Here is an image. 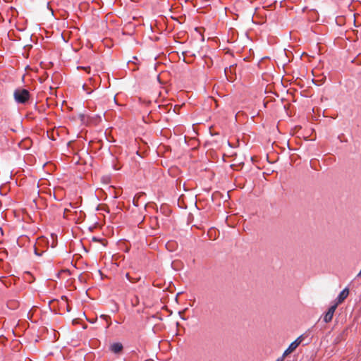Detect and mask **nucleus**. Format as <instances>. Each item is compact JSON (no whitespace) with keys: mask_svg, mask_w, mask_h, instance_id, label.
<instances>
[{"mask_svg":"<svg viewBox=\"0 0 361 361\" xmlns=\"http://www.w3.org/2000/svg\"><path fill=\"white\" fill-rule=\"evenodd\" d=\"M18 305L19 302L14 300H11L7 302V306L11 309H16L18 307Z\"/></svg>","mask_w":361,"mask_h":361,"instance_id":"nucleus-6","label":"nucleus"},{"mask_svg":"<svg viewBox=\"0 0 361 361\" xmlns=\"http://www.w3.org/2000/svg\"><path fill=\"white\" fill-rule=\"evenodd\" d=\"M100 317L104 319L106 322H108L110 319V316L106 314H102Z\"/></svg>","mask_w":361,"mask_h":361,"instance_id":"nucleus-8","label":"nucleus"},{"mask_svg":"<svg viewBox=\"0 0 361 361\" xmlns=\"http://www.w3.org/2000/svg\"><path fill=\"white\" fill-rule=\"evenodd\" d=\"M305 334H302L299 337H298L293 342L298 343V346L305 339Z\"/></svg>","mask_w":361,"mask_h":361,"instance_id":"nucleus-7","label":"nucleus"},{"mask_svg":"<svg viewBox=\"0 0 361 361\" xmlns=\"http://www.w3.org/2000/svg\"><path fill=\"white\" fill-rule=\"evenodd\" d=\"M360 276H361V270H360V272L358 273V274H357V277H360Z\"/></svg>","mask_w":361,"mask_h":361,"instance_id":"nucleus-13","label":"nucleus"},{"mask_svg":"<svg viewBox=\"0 0 361 361\" xmlns=\"http://www.w3.org/2000/svg\"><path fill=\"white\" fill-rule=\"evenodd\" d=\"M107 324H108L107 325V328H109L110 326V325H111V322H107Z\"/></svg>","mask_w":361,"mask_h":361,"instance_id":"nucleus-14","label":"nucleus"},{"mask_svg":"<svg viewBox=\"0 0 361 361\" xmlns=\"http://www.w3.org/2000/svg\"><path fill=\"white\" fill-rule=\"evenodd\" d=\"M123 345L121 343H114L111 347H110V349L111 350L115 353V354H118L119 353L121 352V350H123Z\"/></svg>","mask_w":361,"mask_h":361,"instance_id":"nucleus-5","label":"nucleus"},{"mask_svg":"<svg viewBox=\"0 0 361 361\" xmlns=\"http://www.w3.org/2000/svg\"><path fill=\"white\" fill-rule=\"evenodd\" d=\"M349 294V290L348 288H345L337 296L336 299V302L334 304H337V306L343 302L345 299L348 297Z\"/></svg>","mask_w":361,"mask_h":361,"instance_id":"nucleus-3","label":"nucleus"},{"mask_svg":"<svg viewBox=\"0 0 361 361\" xmlns=\"http://www.w3.org/2000/svg\"><path fill=\"white\" fill-rule=\"evenodd\" d=\"M35 255H39L38 252H37V250H35Z\"/></svg>","mask_w":361,"mask_h":361,"instance_id":"nucleus-16","label":"nucleus"},{"mask_svg":"<svg viewBox=\"0 0 361 361\" xmlns=\"http://www.w3.org/2000/svg\"><path fill=\"white\" fill-rule=\"evenodd\" d=\"M14 99L16 103L25 104L30 97V92L24 88H18L13 92Z\"/></svg>","mask_w":361,"mask_h":361,"instance_id":"nucleus-1","label":"nucleus"},{"mask_svg":"<svg viewBox=\"0 0 361 361\" xmlns=\"http://www.w3.org/2000/svg\"><path fill=\"white\" fill-rule=\"evenodd\" d=\"M82 88H83V90H84L85 91H86V92H87L88 94H91L92 91H89V90L86 88V85H82Z\"/></svg>","mask_w":361,"mask_h":361,"instance_id":"nucleus-9","label":"nucleus"},{"mask_svg":"<svg viewBox=\"0 0 361 361\" xmlns=\"http://www.w3.org/2000/svg\"><path fill=\"white\" fill-rule=\"evenodd\" d=\"M337 307V304H334L331 307H329L327 312L324 314L323 317V320L325 323H329L331 321Z\"/></svg>","mask_w":361,"mask_h":361,"instance_id":"nucleus-2","label":"nucleus"},{"mask_svg":"<svg viewBox=\"0 0 361 361\" xmlns=\"http://www.w3.org/2000/svg\"><path fill=\"white\" fill-rule=\"evenodd\" d=\"M284 360V358L281 356L280 357H279L276 361H283Z\"/></svg>","mask_w":361,"mask_h":361,"instance_id":"nucleus-12","label":"nucleus"},{"mask_svg":"<svg viewBox=\"0 0 361 361\" xmlns=\"http://www.w3.org/2000/svg\"><path fill=\"white\" fill-rule=\"evenodd\" d=\"M107 324H108L107 325V328H109L110 326V325H111V322H107Z\"/></svg>","mask_w":361,"mask_h":361,"instance_id":"nucleus-15","label":"nucleus"},{"mask_svg":"<svg viewBox=\"0 0 361 361\" xmlns=\"http://www.w3.org/2000/svg\"><path fill=\"white\" fill-rule=\"evenodd\" d=\"M298 343H294L293 341L289 345L288 348L283 352L282 357L285 359V357L293 352L298 348Z\"/></svg>","mask_w":361,"mask_h":361,"instance_id":"nucleus-4","label":"nucleus"},{"mask_svg":"<svg viewBox=\"0 0 361 361\" xmlns=\"http://www.w3.org/2000/svg\"><path fill=\"white\" fill-rule=\"evenodd\" d=\"M82 88H83V90H84L85 91H86V92H87L88 94H91L92 91H89V90L86 88V85H82Z\"/></svg>","mask_w":361,"mask_h":361,"instance_id":"nucleus-10","label":"nucleus"},{"mask_svg":"<svg viewBox=\"0 0 361 361\" xmlns=\"http://www.w3.org/2000/svg\"><path fill=\"white\" fill-rule=\"evenodd\" d=\"M126 278H127V279H128L130 282H132V283H135V281H133V280L130 279V276H129V274H126Z\"/></svg>","mask_w":361,"mask_h":361,"instance_id":"nucleus-11","label":"nucleus"}]
</instances>
